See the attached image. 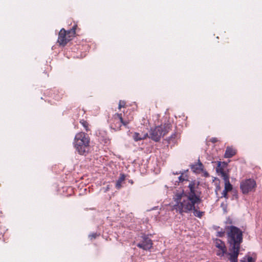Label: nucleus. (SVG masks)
I'll return each instance as SVG.
<instances>
[{
	"mask_svg": "<svg viewBox=\"0 0 262 262\" xmlns=\"http://www.w3.org/2000/svg\"><path fill=\"white\" fill-rule=\"evenodd\" d=\"M188 194H185L184 191H177L174 192L172 198V209L177 213L183 215L193 211L195 216L201 218L204 212L197 208L201 202V192L197 190V184L193 182L189 185Z\"/></svg>",
	"mask_w": 262,
	"mask_h": 262,
	"instance_id": "f257e3e1",
	"label": "nucleus"
},
{
	"mask_svg": "<svg viewBox=\"0 0 262 262\" xmlns=\"http://www.w3.org/2000/svg\"><path fill=\"white\" fill-rule=\"evenodd\" d=\"M226 229L229 245V253L239 252L243 242V232L234 226H227Z\"/></svg>",
	"mask_w": 262,
	"mask_h": 262,
	"instance_id": "f03ea898",
	"label": "nucleus"
},
{
	"mask_svg": "<svg viewBox=\"0 0 262 262\" xmlns=\"http://www.w3.org/2000/svg\"><path fill=\"white\" fill-rule=\"evenodd\" d=\"M188 171V170L180 171L179 172H176V173L173 172V178H172V182L174 183V185H183L187 187V188L185 190L183 189L180 191H184L185 194H188V192L190 191L189 185L192 184V183L194 182L197 184V190H199V182L196 181L195 180L193 181H189L188 180V177L186 174V172ZM177 191H179L178 190H176L173 192V193Z\"/></svg>",
	"mask_w": 262,
	"mask_h": 262,
	"instance_id": "7ed1b4c3",
	"label": "nucleus"
},
{
	"mask_svg": "<svg viewBox=\"0 0 262 262\" xmlns=\"http://www.w3.org/2000/svg\"><path fill=\"white\" fill-rule=\"evenodd\" d=\"M90 139L84 133H79L76 135L74 139V145L77 151L80 155H84L89 150Z\"/></svg>",
	"mask_w": 262,
	"mask_h": 262,
	"instance_id": "20e7f679",
	"label": "nucleus"
},
{
	"mask_svg": "<svg viewBox=\"0 0 262 262\" xmlns=\"http://www.w3.org/2000/svg\"><path fill=\"white\" fill-rule=\"evenodd\" d=\"M169 124H164L156 127L155 128L151 129L149 132V137L152 140L158 142L161 138L166 135L169 131Z\"/></svg>",
	"mask_w": 262,
	"mask_h": 262,
	"instance_id": "39448f33",
	"label": "nucleus"
},
{
	"mask_svg": "<svg viewBox=\"0 0 262 262\" xmlns=\"http://www.w3.org/2000/svg\"><path fill=\"white\" fill-rule=\"evenodd\" d=\"M256 186V182L253 179H247L242 181L240 185V188L244 194H247L253 191Z\"/></svg>",
	"mask_w": 262,
	"mask_h": 262,
	"instance_id": "423d86ee",
	"label": "nucleus"
},
{
	"mask_svg": "<svg viewBox=\"0 0 262 262\" xmlns=\"http://www.w3.org/2000/svg\"><path fill=\"white\" fill-rule=\"evenodd\" d=\"M113 119L114 123L111 125V127L115 130H119L122 125L126 126L131 120V119L123 120L121 114H116L114 116Z\"/></svg>",
	"mask_w": 262,
	"mask_h": 262,
	"instance_id": "0eeeda50",
	"label": "nucleus"
},
{
	"mask_svg": "<svg viewBox=\"0 0 262 262\" xmlns=\"http://www.w3.org/2000/svg\"><path fill=\"white\" fill-rule=\"evenodd\" d=\"M137 247L144 250H149L152 246V241L147 236H144L142 240L137 245Z\"/></svg>",
	"mask_w": 262,
	"mask_h": 262,
	"instance_id": "6e6552de",
	"label": "nucleus"
},
{
	"mask_svg": "<svg viewBox=\"0 0 262 262\" xmlns=\"http://www.w3.org/2000/svg\"><path fill=\"white\" fill-rule=\"evenodd\" d=\"M71 40L70 36H67L66 31L64 29H61L59 33L58 42L61 45H66Z\"/></svg>",
	"mask_w": 262,
	"mask_h": 262,
	"instance_id": "1a4fd4ad",
	"label": "nucleus"
},
{
	"mask_svg": "<svg viewBox=\"0 0 262 262\" xmlns=\"http://www.w3.org/2000/svg\"><path fill=\"white\" fill-rule=\"evenodd\" d=\"M227 166V164L225 162H217V165L216 168V171L219 176H220L222 179L225 176H229L224 170L225 168Z\"/></svg>",
	"mask_w": 262,
	"mask_h": 262,
	"instance_id": "9d476101",
	"label": "nucleus"
},
{
	"mask_svg": "<svg viewBox=\"0 0 262 262\" xmlns=\"http://www.w3.org/2000/svg\"><path fill=\"white\" fill-rule=\"evenodd\" d=\"M148 137V133L140 134L138 133L135 132L133 135V138L135 141H138L144 140Z\"/></svg>",
	"mask_w": 262,
	"mask_h": 262,
	"instance_id": "9b49d317",
	"label": "nucleus"
},
{
	"mask_svg": "<svg viewBox=\"0 0 262 262\" xmlns=\"http://www.w3.org/2000/svg\"><path fill=\"white\" fill-rule=\"evenodd\" d=\"M192 170L195 173H200L203 168V165L201 162H199L197 164L192 165L191 166Z\"/></svg>",
	"mask_w": 262,
	"mask_h": 262,
	"instance_id": "f8f14e48",
	"label": "nucleus"
},
{
	"mask_svg": "<svg viewBox=\"0 0 262 262\" xmlns=\"http://www.w3.org/2000/svg\"><path fill=\"white\" fill-rule=\"evenodd\" d=\"M223 179L224 180L225 182L224 189L228 191H231L232 189V186L230 183L229 176H225L224 174V178H223Z\"/></svg>",
	"mask_w": 262,
	"mask_h": 262,
	"instance_id": "ddd939ff",
	"label": "nucleus"
},
{
	"mask_svg": "<svg viewBox=\"0 0 262 262\" xmlns=\"http://www.w3.org/2000/svg\"><path fill=\"white\" fill-rule=\"evenodd\" d=\"M236 154V150L230 147H227L225 153V157L226 158H230L234 156Z\"/></svg>",
	"mask_w": 262,
	"mask_h": 262,
	"instance_id": "4468645a",
	"label": "nucleus"
},
{
	"mask_svg": "<svg viewBox=\"0 0 262 262\" xmlns=\"http://www.w3.org/2000/svg\"><path fill=\"white\" fill-rule=\"evenodd\" d=\"M238 254L239 252L229 253L230 262H237ZM239 262H245V260L241 259Z\"/></svg>",
	"mask_w": 262,
	"mask_h": 262,
	"instance_id": "2eb2a0df",
	"label": "nucleus"
},
{
	"mask_svg": "<svg viewBox=\"0 0 262 262\" xmlns=\"http://www.w3.org/2000/svg\"><path fill=\"white\" fill-rule=\"evenodd\" d=\"M125 176L124 174H121L119 179L117 181L116 183V188L119 189L121 187V184L124 181Z\"/></svg>",
	"mask_w": 262,
	"mask_h": 262,
	"instance_id": "dca6fc26",
	"label": "nucleus"
},
{
	"mask_svg": "<svg viewBox=\"0 0 262 262\" xmlns=\"http://www.w3.org/2000/svg\"><path fill=\"white\" fill-rule=\"evenodd\" d=\"M215 246L219 249H226L225 243L220 239H216L215 241Z\"/></svg>",
	"mask_w": 262,
	"mask_h": 262,
	"instance_id": "f3484780",
	"label": "nucleus"
},
{
	"mask_svg": "<svg viewBox=\"0 0 262 262\" xmlns=\"http://www.w3.org/2000/svg\"><path fill=\"white\" fill-rule=\"evenodd\" d=\"M76 25H74L71 29L70 30H68V31H66V33L67 35V36H70V38L71 39V37L73 36H74L75 34V30L76 28Z\"/></svg>",
	"mask_w": 262,
	"mask_h": 262,
	"instance_id": "a211bd4d",
	"label": "nucleus"
},
{
	"mask_svg": "<svg viewBox=\"0 0 262 262\" xmlns=\"http://www.w3.org/2000/svg\"><path fill=\"white\" fill-rule=\"evenodd\" d=\"M243 260H244L245 262H256V257L246 255L243 258Z\"/></svg>",
	"mask_w": 262,
	"mask_h": 262,
	"instance_id": "6ab92c4d",
	"label": "nucleus"
},
{
	"mask_svg": "<svg viewBox=\"0 0 262 262\" xmlns=\"http://www.w3.org/2000/svg\"><path fill=\"white\" fill-rule=\"evenodd\" d=\"M226 252V249H219L216 252V254L220 256H223Z\"/></svg>",
	"mask_w": 262,
	"mask_h": 262,
	"instance_id": "aec40b11",
	"label": "nucleus"
},
{
	"mask_svg": "<svg viewBox=\"0 0 262 262\" xmlns=\"http://www.w3.org/2000/svg\"><path fill=\"white\" fill-rule=\"evenodd\" d=\"M225 235V231L222 229L221 231H217L216 233V236L218 237H223Z\"/></svg>",
	"mask_w": 262,
	"mask_h": 262,
	"instance_id": "412c9836",
	"label": "nucleus"
},
{
	"mask_svg": "<svg viewBox=\"0 0 262 262\" xmlns=\"http://www.w3.org/2000/svg\"><path fill=\"white\" fill-rule=\"evenodd\" d=\"M228 191H227V190H226L225 189H224V190L223 191V192L222 193L221 198H225L227 199L228 198V195H227Z\"/></svg>",
	"mask_w": 262,
	"mask_h": 262,
	"instance_id": "4be33fe9",
	"label": "nucleus"
},
{
	"mask_svg": "<svg viewBox=\"0 0 262 262\" xmlns=\"http://www.w3.org/2000/svg\"><path fill=\"white\" fill-rule=\"evenodd\" d=\"M98 235L96 233H93L89 235V238L91 239L95 238Z\"/></svg>",
	"mask_w": 262,
	"mask_h": 262,
	"instance_id": "5701e85b",
	"label": "nucleus"
},
{
	"mask_svg": "<svg viewBox=\"0 0 262 262\" xmlns=\"http://www.w3.org/2000/svg\"><path fill=\"white\" fill-rule=\"evenodd\" d=\"M125 104V102L124 101H120L119 104V108L121 109L122 107H124V106Z\"/></svg>",
	"mask_w": 262,
	"mask_h": 262,
	"instance_id": "b1692460",
	"label": "nucleus"
},
{
	"mask_svg": "<svg viewBox=\"0 0 262 262\" xmlns=\"http://www.w3.org/2000/svg\"><path fill=\"white\" fill-rule=\"evenodd\" d=\"M210 141L212 143H215V142H217L218 140H217V139L216 138H212L210 139Z\"/></svg>",
	"mask_w": 262,
	"mask_h": 262,
	"instance_id": "393cba45",
	"label": "nucleus"
},
{
	"mask_svg": "<svg viewBox=\"0 0 262 262\" xmlns=\"http://www.w3.org/2000/svg\"><path fill=\"white\" fill-rule=\"evenodd\" d=\"M103 140L105 144H107L108 142V140L107 138H104Z\"/></svg>",
	"mask_w": 262,
	"mask_h": 262,
	"instance_id": "a878e982",
	"label": "nucleus"
}]
</instances>
